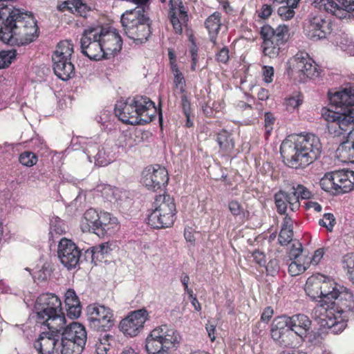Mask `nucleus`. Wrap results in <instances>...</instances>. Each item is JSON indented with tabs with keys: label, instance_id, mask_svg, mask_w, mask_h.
I'll return each instance as SVG.
<instances>
[{
	"label": "nucleus",
	"instance_id": "f257e3e1",
	"mask_svg": "<svg viewBox=\"0 0 354 354\" xmlns=\"http://www.w3.org/2000/svg\"><path fill=\"white\" fill-rule=\"evenodd\" d=\"M322 144L314 134H300L294 140H285L280 147V153L286 165L292 169L305 168L320 156Z\"/></svg>",
	"mask_w": 354,
	"mask_h": 354
},
{
	"label": "nucleus",
	"instance_id": "f03ea898",
	"mask_svg": "<svg viewBox=\"0 0 354 354\" xmlns=\"http://www.w3.org/2000/svg\"><path fill=\"white\" fill-rule=\"evenodd\" d=\"M330 108L322 109V117L328 122V130L335 136L344 134L354 124V90L345 88L334 93L328 92Z\"/></svg>",
	"mask_w": 354,
	"mask_h": 354
},
{
	"label": "nucleus",
	"instance_id": "7ed1b4c3",
	"mask_svg": "<svg viewBox=\"0 0 354 354\" xmlns=\"http://www.w3.org/2000/svg\"><path fill=\"white\" fill-rule=\"evenodd\" d=\"M155 104L147 96L136 95L125 101L118 102L115 106V114L125 124L143 125L155 118Z\"/></svg>",
	"mask_w": 354,
	"mask_h": 354
},
{
	"label": "nucleus",
	"instance_id": "20e7f679",
	"mask_svg": "<svg viewBox=\"0 0 354 354\" xmlns=\"http://www.w3.org/2000/svg\"><path fill=\"white\" fill-rule=\"evenodd\" d=\"M181 339L179 333L167 324L153 329L145 339L147 354H171Z\"/></svg>",
	"mask_w": 354,
	"mask_h": 354
},
{
	"label": "nucleus",
	"instance_id": "39448f33",
	"mask_svg": "<svg viewBox=\"0 0 354 354\" xmlns=\"http://www.w3.org/2000/svg\"><path fill=\"white\" fill-rule=\"evenodd\" d=\"M35 311L38 323L46 326L54 324L57 327H63L66 324L61 300L55 294L44 293L39 295L35 304Z\"/></svg>",
	"mask_w": 354,
	"mask_h": 354
},
{
	"label": "nucleus",
	"instance_id": "423d86ee",
	"mask_svg": "<svg viewBox=\"0 0 354 354\" xmlns=\"http://www.w3.org/2000/svg\"><path fill=\"white\" fill-rule=\"evenodd\" d=\"M260 35L263 41L261 45L264 55L277 57L282 46L288 40L289 28L285 24L279 25L275 29L268 24L261 28Z\"/></svg>",
	"mask_w": 354,
	"mask_h": 354
},
{
	"label": "nucleus",
	"instance_id": "0eeeda50",
	"mask_svg": "<svg viewBox=\"0 0 354 354\" xmlns=\"http://www.w3.org/2000/svg\"><path fill=\"white\" fill-rule=\"evenodd\" d=\"M312 196L310 190L303 185L293 183L281 189L274 194V199L277 212L285 214L288 205L292 212H295L300 207L299 199H309Z\"/></svg>",
	"mask_w": 354,
	"mask_h": 354
},
{
	"label": "nucleus",
	"instance_id": "6e6552de",
	"mask_svg": "<svg viewBox=\"0 0 354 354\" xmlns=\"http://www.w3.org/2000/svg\"><path fill=\"white\" fill-rule=\"evenodd\" d=\"M287 66L288 75L299 83L319 75L317 64L306 53L296 54L288 60Z\"/></svg>",
	"mask_w": 354,
	"mask_h": 354
},
{
	"label": "nucleus",
	"instance_id": "1a4fd4ad",
	"mask_svg": "<svg viewBox=\"0 0 354 354\" xmlns=\"http://www.w3.org/2000/svg\"><path fill=\"white\" fill-rule=\"evenodd\" d=\"M304 31L306 36L313 41L324 39L331 33V23L319 11L315 10L308 15Z\"/></svg>",
	"mask_w": 354,
	"mask_h": 354
},
{
	"label": "nucleus",
	"instance_id": "9d476101",
	"mask_svg": "<svg viewBox=\"0 0 354 354\" xmlns=\"http://www.w3.org/2000/svg\"><path fill=\"white\" fill-rule=\"evenodd\" d=\"M88 326L95 330L106 332L114 325L112 310L104 305L90 304L86 308Z\"/></svg>",
	"mask_w": 354,
	"mask_h": 354
},
{
	"label": "nucleus",
	"instance_id": "9b49d317",
	"mask_svg": "<svg viewBox=\"0 0 354 354\" xmlns=\"http://www.w3.org/2000/svg\"><path fill=\"white\" fill-rule=\"evenodd\" d=\"M96 28L85 29L80 39L82 53L91 60L105 59L101 39Z\"/></svg>",
	"mask_w": 354,
	"mask_h": 354
},
{
	"label": "nucleus",
	"instance_id": "f8f14e48",
	"mask_svg": "<svg viewBox=\"0 0 354 354\" xmlns=\"http://www.w3.org/2000/svg\"><path fill=\"white\" fill-rule=\"evenodd\" d=\"M48 330L40 333L34 343V347L39 354H59L58 345L63 327L48 324Z\"/></svg>",
	"mask_w": 354,
	"mask_h": 354
},
{
	"label": "nucleus",
	"instance_id": "ddd939ff",
	"mask_svg": "<svg viewBox=\"0 0 354 354\" xmlns=\"http://www.w3.org/2000/svg\"><path fill=\"white\" fill-rule=\"evenodd\" d=\"M333 310L347 321L354 317V295L346 288L342 287L339 292L331 302H329L325 310Z\"/></svg>",
	"mask_w": 354,
	"mask_h": 354
},
{
	"label": "nucleus",
	"instance_id": "4468645a",
	"mask_svg": "<svg viewBox=\"0 0 354 354\" xmlns=\"http://www.w3.org/2000/svg\"><path fill=\"white\" fill-rule=\"evenodd\" d=\"M169 179L167 170L160 165H149L142 172V183L153 192L165 188Z\"/></svg>",
	"mask_w": 354,
	"mask_h": 354
},
{
	"label": "nucleus",
	"instance_id": "2eb2a0df",
	"mask_svg": "<svg viewBox=\"0 0 354 354\" xmlns=\"http://www.w3.org/2000/svg\"><path fill=\"white\" fill-rule=\"evenodd\" d=\"M270 336L274 343L281 348L292 346L295 340V333L282 316L273 320Z\"/></svg>",
	"mask_w": 354,
	"mask_h": 354
},
{
	"label": "nucleus",
	"instance_id": "dca6fc26",
	"mask_svg": "<svg viewBox=\"0 0 354 354\" xmlns=\"http://www.w3.org/2000/svg\"><path fill=\"white\" fill-rule=\"evenodd\" d=\"M96 28L105 53V59H108L117 55L122 46V39L117 30L111 27Z\"/></svg>",
	"mask_w": 354,
	"mask_h": 354
},
{
	"label": "nucleus",
	"instance_id": "f3484780",
	"mask_svg": "<svg viewBox=\"0 0 354 354\" xmlns=\"http://www.w3.org/2000/svg\"><path fill=\"white\" fill-rule=\"evenodd\" d=\"M58 257L68 270L75 268L81 261V250L71 240L63 238L58 245Z\"/></svg>",
	"mask_w": 354,
	"mask_h": 354
},
{
	"label": "nucleus",
	"instance_id": "a211bd4d",
	"mask_svg": "<svg viewBox=\"0 0 354 354\" xmlns=\"http://www.w3.org/2000/svg\"><path fill=\"white\" fill-rule=\"evenodd\" d=\"M148 312L145 308L131 312L120 322V330L125 335L129 337L138 335L143 328L145 322L148 319Z\"/></svg>",
	"mask_w": 354,
	"mask_h": 354
},
{
	"label": "nucleus",
	"instance_id": "6ab92c4d",
	"mask_svg": "<svg viewBox=\"0 0 354 354\" xmlns=\"http://www.w3.org/2000/svg\"><path fill=\"white\" fill-rule=\"evenodd\" d=\"M296 336L305 339L307 332L312 328V321L306 315L298 313L292 316H282Z\"/></svg>",
	"mask_w": 354,
	"mask_h": 354
},
{
	"label": "nucleus",
	"instance_id": "aec40b11",
	"mask_svg": "<svg viewBox=\"0 0 354 354\" xmlns=\"http://www.w3.org/2000/svg\"><path fill=\"white\" fill-rule=\"evenodd\" d=\"M118 219L108 212H100L97 225L93 228V233L98 236H111L118 229Z\"/></svg>",
	"mask_w": 354,
	"mask_h": 354
},
{
	"label": "nucleus",
	"instance_id": "412c9836",
	"mask_svg": "<svg viewBox=\"0 0 354 354\" xmlns=\"http://www.w3.org/2000/svg\"><path fill=\"white\" fill-rule=\"evenodd\" d=\"M335 182V192L338 194L348 193L354 188V171L350 169H341L333 171Z\"/></svg>",
	"mask_w": 354,
	"mask_h": 354
},
{
	"label": "nucleus",
	"instance_id": "4be33fe9",
	"mask_svg": "<svg viewBox=\"0 0 354 354\" xmlns=\"http://www.w3.org/2000/svg\"><path fill=\"white\" fill-rule=\"evenodd\" d=\"M151 22L141 21L138 24L124 30L126 35L133 41L136 44L145 43L151 35Z\"/></svg>",
	"mask_w": 354,
	"mask_h": 354
},
{
	"label": "nucleus",
	"instance_id": "5701e85b",
	"mask_svg": "<svg viewBox=\"0 0 354 354\" xmlns=\"http://www.w3.org/2000/svg\"><path fill=\"white\" fill-rule=\"evenodd\" d=\"M61 336L65 339H69L84 346L87 342V333L85 327L77 322H73L69 326L64 327L63 325Z\"/></svg>",
	"mask_w": 354,
	"mask_h": 354
},
{
	"label": "nucleus",
	"instance_id": "b1692460",
	"mask_svg": "<svg viewBox=\"0 0 354 354\" xmlns=\"http://www.w3.org/2000/svg\"><path fill=\"white\" fill-rule=\"evenodd\" d=\"M147 12L146 8H142L141 6H137L134 9L127 10L121 16L120 19L123 30L128 28L129 26L131 27L141 21H150Z\"/></svg>",
	"mask_w": 354,
	"mask_h": 354
},
{
	"label": "nucleus",
	"instance_id": "393cba45",
	"mask_svg": "<svg viewBox=\"0 0 354 354\" xmlns=\"http://www.w3.org/2000/svg\"><path fill=\"white\" fill-rule=\"evenodd\" d=\"M85 152L89 161H93L95 165L106 166L111 161L109 155L105 152L104 148L97 143L88 144L85 149Z\"/></svg>",
	"mask_w": 354,
	"mask_h": 354
},
{
	"label": "nucleus",
	"instance_id": "a878e982",
	"mask_svg": "<svg viewBox=\"0 0 354 354\" xmlns=\"http://www.w3.org/2000/svg\"><path fill=\"white\" fill-rule=\"evenodd\" d=\"M176 214L152 211L148 216V224L156 229L169 227L174 224Z\"/></svg>",
	"mask_w": 354,
	"mask_h": 354
},
{
	"label": "nucleus",
	"instance_id": "bb28decb",
	"mask_svg": "<svg viewBox=\"0 0 354 354\" xmlns=\"http://www.w3.org/2000/svg\"><path fill=\"white\" fill-rule=\"evenodd\" d=\"M342 286L337 285L333 281L330 280L326 277L324 276V280H322V297L319 302L321 306H328L329 302H331L339 292L340 288Z\"/></svg>",
	"mask_w": 354,
	"mask_h": 354
},
{
	"label": "nucleus",
	"instance_id": "cd10ccee",
	"mask_svg": "<svg viewBox=\"0 0 354 354\" xmlns=\"http://www.w3.org/2000/svg\"><path fill=\"white\" fill-rule=\"evenodd\" d=\"M65 304L67 307V315L71 319L80 317L82 306L78 297L73 289H68L65 293Z\"/></svg>",
	"mask_w": 354,
	"mask_h": 354
},
{
	"label": "nucleus",
	"instance_id": "c85d7f7f",
	"mask_svg": "<svg viewBox=\"0 0 354 354\" xmlns=\"http://www.w3.org/2000/svg\"><path fill=\"white\" fill-rule=\"evenodd\" d=\"M322 280H324V275L318 274L308 277L306 281L305 292L313 300L322 297Z\"/></svg>",
	"mask_w": 354,
	"mask_h": 354
},
{
	"label": "nucleus",
	"instance_id": "c756f323",
	"mask_svg": "<svg viewBox=\"0 0 354 354\" xmlns=\"http://www.w3.org/2000/svg\"><path fill=\"white\" fill-rule=\"evenodd\" d=\"M152 211L176 213L174 198L165 194L156 196L153 203Z\"/></svg>",
	"mask_w": 354,
	"mask_h": 354
},
{
	"label": "nucleus",
	"instance_id": "7c9ffc66",
	"mask_svg": "<svg viewBox=\"0 0 354 354\" xmlns=\"http://www.w3.org/2000/svg\"><path fill=\"white\" fill-rule=\"evenodd\" d=\"M221 16L220 12H215L209 16L205 21V28L209 32V40L214 45L216 44V37L221 26Z\"/></svg>",
	"mask_w": 354,
	"mask_h": 354
},
{
	"label": "nucleus",
	"instance_id": "2f4dec72",
	"mask_svg": "<svg viewBox=\"0 0 354 354\" xmlns=\"http://www.w3.org/2000/svg\"><path fill=\"white\" fill-rule=\"evenodd\" d=\"M216 142L224 155H230L234 149V140L232 133L222 130L216 134Z\"/></svg>",
	"mask_w": 354,
	"mask_h": 354
},
{
	"label": "nucleus",
	"instance_id": "473e14b6",
	"mask_svg": "<svg viewBox=\"0 0 354 354\" xmlns=\"http://www.w3.org/2000/svg\"><path fill=\"white\" fill-rule=\"evenodd\" d=\"M329 310L326 311L327 328L334 334L341 333L346 328L347 320L344 317H339V315L335 313L334 311L330 309Z\"/></svg>",
	"mask_w": 354,
	"mask_h": 354
},
{
	"label": "nucleus",
	"instance_id": "72a5a7b5",
	"mask_svg": "<svg viewBox=\"0 0 354 354\" xmlns=\"http://www.w3.org/2000/svg\"><path fill=\"white\" fill-rule=\"evenodd\" d=\"M58 346L59 354H81L85 348L80 344L65 339L63 336L60 337Z\"/></svg>",
	"mask_w": 354,
	"mask_h": 354
},
{
	"label": "nucleus",
	"instance_id": "f704fd0d",
	"mask_svg": "<svg viewBox=\"0 0 354 354\" xmlns=\"http://www.w3.org/2000/svg\"><path fill=\"white\" fill-rule=\"evenodd\" d=\"M53 71L56 76L63 81H67L75 75V66L71 61L56 64Z\"/></svg>",
	"mask_w": 354,
	"mask_h": 354
},
{
	"label": "nucleus",
	"instance_id": "c9c22d12",
	"mask_svg": "<svg viewBox=\"0 0 354 354\" xmlns=\"http://www.w3.org/2000/svg\"><path fill=\"white\" fill-rule=\"evenodd\" d=\"M180 5H181V0H169V9L168 17L175 32L179 35L183 32L180 21L177 15L178 8Z\"/></svg>",
	"mask_w": 354,
	"mask_h": 354
},
{
	"label": "nucleus",
	"instance_id": "e433bc0d",
	"mask_svg": "<svg viewBox=\"0 0 354 354\" xmlns=\"http://www.w3.org/2000/svg\"><path fill=\"white\" fill-rule=\"evenodd\" d=\"M100 213L95 209L91 208L87 209L84 214V218L82 221L81 227L83 232H92L95 225H97Z\"/></svg>",
	"mask_w": 354,
	"mask_h": 354
},
{
	"label": "nucleus",
	"instance_id": "4c0bfd02",
	"mask_svg": "<svg viewBox=\"0 0 354 354\" xmlns=\"http://www.w3.org/2000/svg\"><path fill=\"white\" fill-rule=\"evenodd\" d=\"M354 124L348 127V130L344 134H347L346 140L340 143L337 151L347 153L354 161Z\"/></svg>",
	"mask_w": 354,
	"mask_h": 354
},
{
	"label": "nucleus",
	"instance_id": "58836bf2",
	"mask_svg": "<svg viewBox=\"0 0 354 354\" xmlns=\"http://www.w3.org/2000/svg\"><path fill=\"white\" fill-rule=\"evenodd\" d=\"M57 8L60 11L70 10L71 12H73V9H75L82 15L86 8V5L83 3L81 0L65 1L59 4Z\"/></svg>",
	"mask_w": 354,
	"mask_h": 354
},
{
	"label": "nucleus",
	"instance_id": "ea45409f",
	"mask_svg": "<svg viewBox=\"0 0 354 354\" xmlns=\"http://www.w3.org/2000/svg\"><path fill=\"white\" fill-rule=\"evenodd\" d=\"M73 53V44L71 43V40H64L59 41L57 46L56 49L53 53L54 55L58 56H71Z\"/></svg>",
	"mask_w": 354,
	"mask_h": 354
},
{
	"label": "nucleus",
	"instance_id": "a19ab883",
	"mask_svg": "<svg viewBox=\"0 0 354 354\" xmlns=\"http://www.w3.org/2000/svg\"><path fill=\"white\" fill-rule=\"evenodd\" d=\"M319 185L323 190L330 192L334 195L338 194L335 192L336 185L333 180V171L326 174L320 180Z\"/></svg>",
	"mask_w": 354,
	"mask_h": 354
},
{
	"label": "nucleus",
	"instance_id": "79ce46f5",
	"mask_svg": "<svg viewBox=\"0 0 354 354\" xmlns=\"http://www.w3.org/2000/svg\"><path fill=\"white\" fill-rule=\"evenodd\" d=\"M309 266V262L302 259H296L291 262L288 266V272L292 276H297L306 270Z\"/></svg>",
	"mask_w": 354,
	"mask_h": 354
},
{
	"label": "nucleus",
	"instance_id": "37998d69",
	"mask_svg": "<svg viewBox=\"0 0 354 354\" xmlns=\"http://www.w3.org/2000/svg\"><path fill=\"white\" fill-rule=\"evenodd\" d=\"M343 268L347 270V274L350 280L354 283V254L345 255L342 260Z\"/></svg>",
	"mask_w": 354,
	"mask_h": 354
},
{
	"label": "nucleus",
	"instance_id": "c03bdc74",
	"mask_svg": "<svg viewBox=\"0 0 354 354\" xmlns=\"http://www.w3.org/2000/svg\"><path fill=\"white\" fill-rule=\"evenodd\" d=\"M111 245L112 244L109 242H105L93 246L96 253V260L101 261L104 258L105 255L109 254L112 250Z\"/></svg>",
	"mask_w": 354,
	"mask_h": 354
},
{
	"label": "nucleus",
	"instance_id": "a18cd8bd",
	"mask_svg": "<svg viewBox=\"0 0 354 354\" xmlns=\"http://www.w3.org/2000/svg\"><path fill=\"white\" fill-rule=\"evenodd\" d=\"M19 160L20 163L26 167H32L37 162V156L30 151H24L20 154Z\"/></svg>",
	"mask_w": 354,
	"mask_h": 354
},
{
	"label": "nucleus",
	"instance_id": "49530a36",
	"mask_svg": "<svg viewBox=\"0 0 354 354\" xmlns=\"http://www.w3.org/2000/svg\"><path fill=\"white\" fill-rule=\"evenodd\" d=\"M294 233L292 229H281L278 243L281 246H285L289 244L292 241Z\"/></svg>",
	"mask_w": 354,
	"mask_h": 354
},
{
	"label": "nucleus",
	"instance_id": "de8ad7c7",
	"mask_svg": "<svg viewBox=\"0 0 354 354\" xmlns=\"http://www.w3.org/2000/svg\"><path fill=\"white\" fill-rule=\"evenodd\" d=\"M228 208L231 214L235 217H243L245 216L244 208L237 201H229Z\"/></svg>",
	"mask_w": 354,
	"mask_h": 354
},
{
	"label": "nucleus",
	"instance_id": "09e8293b",
	"mask_svg": "<svg viewBox=\"0 0 354 354\" xmlns=\"http://www.w3.org/2000/svg\"><path fill=\"white\" fill-rule=\"evenodd\" d=\"M303 252L302 244L299 242H295L292 244L289 252V257L291 260L301 259Z\"/></svg>",
	"mask_w": 354,
	"mask_h": 354
},
{
	"label": "nucleus",
	"instance_id": "8fccbe9b",
	"mask_svg": "<svg viewBox=\"0 0 354 354\" xmlns=\"http://www.w3.org/2000/svg\"><path fill=\"white\" fill-rule=\"evenodd\" d=\"M335 223L334 215L330 213L324 214V218L319 221V225L326 227L329 232L333 230Z\"/></svg>",
	"mask_w": 354,
	"mask_h": 354
},
{
	"label": "nucleus",
	"instance_id": "3c124183",
	"mask_svg": "<svg viewBox=\"0 0 354 354\" xmlns=\"http://www.w3.org/2000/svg\"><path fill=\"white\" fill-rule=\"evenodd\" d=\"M303 340L307 341L311 345H318L322 341L321 333L319 331H315L310 328V330L307 332L306 336H305V339Z\"/></svg>",
	"mask_w": 354,
	"mask_h": 354
},
{
	"label": "nucleus",
	"instance_id": "603ef678",
	"mask_svg": "<svg viewBox=\"0 0 354 354\" xmlns=\"http://www.w3.org/2000/svg\"><path fill=\"white\" fill-rule=\"evenodd\" d=\"M277 13L282 19L288 20L294 17L295 12L292 8L286 5L279 7Z\"/></svg>",
	"mask_w": 354,
	"mask_h": 354
},
{
	"label": "nucleus",
	"instance_id": "864d4df0",
	"mask_svg": "<svg viewBox=\"0 0 354 354\" xmlns=\"http://www.w3.org/2000/svg\"><path fill=\"white\" fill-rule=\"evenodd\" d=\"M65 232V227L63 222L60 219H55V221H51L50 223V234H58L61 235Z\"/></svg>",
	"mask_w": 354,
	"mask_h": 354
},
{
	"label": "nucleus",
	"instance_id": "5fc2aeb1",
	"mask_svg": "<svg viewBox=\"0 0 354 354\" xmlns=\"http://www.w3.org/2000/svg\"><path fill=\"white\" fill-rule=\"evenodd\" d=\"M265 267L268 274L274 276L279 270V261L276 259H271Z\"/></svg>",
	"mask_w": 354,
	"mask_h": 354
},
{
	"label": "nucleus",
	"instance_id": "6e6d98bb",
	"mask_svg": "<svg viewBox=\"0 0 354 354\" xmlns=\"http://www.w3.org/2000/svg\"><path fill=\"white\" fill-rule=\"evenodd\" d=\"M174 84L176 88H178L181 93L185 92V81L183 73L180 71H176L174 74Z\"/></svg>",
	"mask_w": 354,
	"mask_h": 354
},
{
	"label": "nucleus",
	"instance_id": "4d7b16f0",
	"mask_svg": "<svg viewBox=\"0 0 354 354\" xmlns=\"http://www.w3.org/2000/svg\"><path fill=\"white\" fill-rule=\"evenodd\" d=\"M301 102L302 100L300 99V96L297 95L296 96L286 99L285 104L288 109H295L301 104Z\"/></svg>",
	"mask_w": 354,
	"mask_h": 354
},
{
	"label": "nucleus",
	"instance_id": "13d9d810",
	"mask_svg": "<svg viewBox=\"0 0 354 354\" xmlns=\"http://www.w3.org/2000/svg\"><path fill=\"white\" fill-rule=\"evenodd\" d=\"M177 15L180 19L181 27L183 28V25H186L187 21H189V17L187 15V12L186 11V9L182 1L181 5H180L179 8H178Z\"/></svg>",
	"mask_w": 354,
	"mask_h": 354
},
{
	"label": "nucleus",
	"instance_id": "bf43d9fd",
	"mask_svg": "<svg viewBox=\"0 0 354 354\" xmlns=\"http://www.w3.org/2000/svg\"><path fill=\"white\" fill-rule=\"evenodd\" d=\"M88 346L91 348L95 346L97 354H106V352L109 350V347L102 344V342H96L95 343H92L90 338L88 340Z\"/></svg>",
	"mask_w": 354,
	"mask_h": 354
},
{
	"label": "nucleus",
	"instance_id": "052dcab7",
	"mask_svg": "<svg viewBox=\"0 0 354 354\" xmlns=\"http://www.w3.org/2000/svg\"><path fill=\"white\" fill-rule=\"evenodd\" d=\"M216 59L218 62L226 64L229 60V49L225 46L221 48L216 55Z\"/></svg>",
	"mask_w": 354,
	"mask_h": 354
},
{
	"label": "nucleus",
	"instance_id": "680f3d73",
	"mask_svg": "<svg viewBox=\"0 0 354 354\" xmlns=\"http://www.w3.org/2000/svg\"><path fill=\"white\" fill-rule=\"evenodd\" d=\"M262 73L264 77V81L266 83L272 82V77L274 76V68L272 66H264L262 68Z\"/></svg>",
	"mask_w": 354,
	"mask_h": 354
},
{
	"label": "nucleus",
	"instance_id": "e2e57ef3",
	"mask_svg": "<svg viewBox=\"0 0 354 354\" xmlns=\"http://www.w3.org/2000/svg\"><path fill=\"white\" fill-rule=\"evenodd\" d=\"M324 254V251L323 248H319L317 250L315 251L313 256L311 258H307L308 261L310 263H312L315 265H317L319 263L320 260L323 257Z\"/></svg>",
	"mask_w": 354,
	"mask_h": 354
},
{
	"label": "nucleus",
	"instance_id": "0e129e2a",
	"mask_svg": "<svg viewBox=\"0 0 354 354\" xmlns=\"http://www.w3.org/2000/svg\"><path fill=\"white\" fill-rule=\"evenodd\" d=\"M252 256L253 257L255 262L259 264L260 266H266V259H265V254L263 252L259 251V250H255L252 254Z\"/></svg>",
	"mask_w": 354,
	"mask_h": 354
},
{
	"label": "nucleus",
	"instance_id": "69168bd1",
	"mask_svg": "<svg viewBox=\"0 0 354 354\" xmlns=\"http://www.w3.org/2000/svg\"><path fill=\"white\" fill-rule=\"evenodd\" d=\"M12 57L7 52H0V69L8 67L11 64Z\"/></svg>",
	"mask_w": 354,
	"mask_h": 354
},
{
	"label": "nucleus",
	"instance_id": "338daca9",
	"mask_svg": "<svg viewBox=\"0 0 354 354\" xmlns=\"http://www.w3.org/2000/svg\"><path fill=\"white\" fill-rule=\"evenodd\" d=\"M96 253L94 250V248L91 247L88 249H87L84 254V259L86 261H91V263H93L94 264H97V261H99L98 260H96Z\"/></svg>",
	"mask_w": 354,
	"mask_h": 354
},
{
	"label": "nucleus",
	"instance_id": "774afa93",
	"mask_svg": "<svg viewBox=\"0 0 354 354\" xmlns=\"http://www.w3.org/2000/svg\"><path fill=\"white\" fill-rule=\"evenodd\" d=\"M135 140L131 135H124L121 137L120 145L122 147L131 149L133 147Z\"/></svg>",
	"mask_w": 354,
	"mask_h": 354
}]
</instances>
